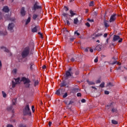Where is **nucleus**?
<instances>
[{
    "label": "nucleus",
    "instance_id": "nucleus-30",
    "mask_svg": "<svg viewBox=\"0 0 127 127\" xmlns=\"http://www.w3.org/2000/svg\"><path fill=\"white\" fill-rule=\"evenodd\" d=\"M89 5L90 6H94V1H91Z\"/></svg>",
    "mask_w": 127,
    "mask_h": 127
},
{
    "label": "nucleus",
    "instance_id": "nucleus-39",
    "mask_svg": "<svg viewBox=\"0 0 127 127\" xmlns=\"http://www.w3.org/2000/svg\"><path fill=\"white\" fill-rule=\"evenodd\" d=\"M32 111L33 113L35 112V110H34V106H32Z\"/></svg>",
    "mask_w": 127,
    "mask_h": 127
},
{
    "label": "nucleus",
    "instance_id": "nucleus-4",
    "mask_svg": "<svg viewBox=\"0 0 127 127\" xmlns=\"http://www.w3.org/2000/svg\"><path fill=\"white\" fill-rule=\"evenodd\" d=\"M118 40H119V41H118V42H119V43H121L123 42V38H121L120 37V36H119V35H115L114 36V37H113V41L114 42H116V41H118Z\"/></svg>",
    "mask_w": 127,
    "mask_h": 127
},
{
    "label": "nucleus",
    "instance_id": "nucleus-2",
    "mask_svg": "<svg viewBox=\"0 0 127 127\" xmlns=\"http://www.w3.org/2000/svg\"><path fill=\"white\" fill-rule=\"evenodd\" d=\"M21 81L22 82H23L24 85H25V86L26 88H29V86H30V80L28 79V78H26L25 77H22L21 78Z\"/></svg>",
    "mask_w": 127,
    "mask_h": 127
},
{
    "label": "nucleus",
    "instance_id": "nucleus-51",
    "mask_svg": "<svg viewBox=\"0 0 127 127\" xmlns=\"http://www.w3.org/2000/svg\"><path fill=\"white\" fill-rule=\"evenodd\" d=\"M81 102H82V103H86V100H85V99H82V100H81Z\"/></svg>",
    "mask_w": 127,
    "mask_h": 127
},
{
    "label": "nucleus",
    "instance_id": "nucleus-27",
    "mask_svg": "<svg viewBox=\"0 0 127 127\" xmlns=\"http://www.w3.org/2000/svg\"><path fill=\"white\" fill-rule=\"evenodd\" d=\"M112 123L113 124V125H118V122L116 120H112Z\"/></svg>",
    "mask_w": 127,
    "mask_h": 127
},
{
    "label": "nucleus",
    "instance_id": "nucleus-36",
    "mask_svg": "<svg viewBox=\"0 0 127 127\" xmlns=\"http://www.w3.org/2000/svg\"><path fill=\"white\" fill-rule=\"evenodd\" d=\"M37 85H38V81H36L34 82V86L36 87V86H37Z\"/></svg>",
    "mask_w": 127,
    "mask_h": 127
},
{
    "label": "nucleus",
    "instance_id": "nucleus-10",
    "mask_svg": "<svg viewBox=\"0 0 127 127\" xmlns=\"http://www.w3.org/2000/svg\"><path fill=\"white\" fill-rule=\"evenodd\" d=\"M25 8L24 7H22L21 9V14L22 16H24L25 15Z\"/></svg>",
    "mask_w": 127,
    "mask_h": 127
},
{
    "label": "nucleus",
    "instance_id": "nucleus-24",
    "mask_svg": "<svg viewBox=\"0 0 127 127\" xmlns=\"http://www.w3.org/2000/svg\"><path fill=\"white\" fill-rule=\"evenodd\" d=\"M16 102H17V99H14L12 100V104L13 105H15Z\"/></svg>",
    "mask_w": 127,
    "mask_h": 127
},
{
    "label": "nucleus",
    "instance_id": "nucleus-15",
    "mask_svg": "<svg viewBox=\"0 0 127 127\" xmlns=\"http://www.w3.org/2000/svg\"><path fill=\"white\" fill-rule=\"evenodd\" d=\"M70 20H71V18H69L68 20H66L65 21H64L65 24H67L68 26L70 25Z\"/></svg>",
    "mask_w": 127,
    "mask_h": 127
},
{
    "label": "nucleus",
    "instance_id": "nucleus-34",
    "mask_svg": "<svg viewBox=\"0 0 127 127\" xmlns=\"http://www.w3.org/2000/svg\"><path fill=\"white\" fill-rule=\"evenodd\" d=\"M17 72V70L16 69H14L12 71V73L13 74H16V72Z\"/></svg>",
    "mask_w": 127,
    "mask_h": 127
},
{
    "label": "nucleus",
    "instance_id": "nucleus-9",
    "mask_svg": "<svg viewBox=\"0 0 127 127\" xmlns=\"http://www.w3.org/2000/svg\"><path fill=\"white\" fill-rule=\"evenodd\" d=\"M1 49H2L4 52H6L7 53H9V55L11 56L12 54L9 51L8 49H6V48L2 46L0 47Z\"/></svg>",
    "mask_w": 127,
    "mask_h": 127
},
{
    "label": "nucleus",
    "instance_id": "nucleus-28",
    "mask_svg": "<svg viewBox=\"0 0 127 127\" xmlns=\"http://www.w3.org/2000/svg\"><path fill=\"white\" fill-rule=\"evenodd\" d=\"M2 94L3 98H6V93L4 91H2Z\"/></svg>",
    "mask_w": 127,
    "mask_h": 127
},
{
    "label": "nucleus",
    "instance_id": "nucleus-47",
    "mask_svg": "<svg viewBox=\"0 0 127 127\" xmlns=\"http://www.w3.org/2000/svg\"><path fill=\"white\" fill-rule=\"evenodd\" d=\"M52 125V122H49V127H51V125Z\"/></svg>",
    "mask_w": 127,
    "mask_h": 127
},
{
    "label": "nucleus",
    "instance_id": "nucleus-60",
    "mask_svg": "<svg viewBox=\"0 0 127 127\" xmlns=\"http://www.w3.org/2000/svg\"><path fill=\"white\" fill-rule=\"evenodd\" d=\"M85 52H88V49H85Z\"/></svg>",
    "mask_w": 127,
    "mask_h": 127
},
{
    "label": "nucleus",
    "instance_id": "nucleus-53",
    "mask_svg": "<svg viewBox=\"0 0 127 127\" xmlns=\"http://www.w3.org/2000/svg\"><path fill=\"white\" fill-rule=\"evenodd\" d=\"M108 36V34L107 33H105L104 35V37H107Z\"/></svg>",
    "mask_w": 127,
    "mask_h": 127
},
{
    "label": "nucleus",
    "instance_id": "nucleus-1",
    "mask_svg": "<svg viewBox=\"0 0 127 127\" xmlns=\"http://www.w3.org/2000/svg\"><path fill=\"white\" fill-rule=\"evenodd\" d=\"M21 56L17 57L19 60H21L22 59L26 58L30 56V48L29 47H26L23 49L21 53Z\"/></svg>",
    "mask_w": 127,
    "mask_h": 127
},
{
    "label": "nucleus",
    "instance_id": "nucleus-13",
    "mask_svg": "<svg viewBox=\"0 0 127 127\" xmlns=\"http://www.w3.org/2000/svg\"><path fill=\"white\" fill-rule=\"evenodd\" d=\"M2 10L4 12H8V11H9V8H8V7H7V6H4Z\"/></svg>",
    "mask_w": 127,
    "mask_h": 127
},
{
    "label": "nucleus",
    "instance_id": "nucleus-18",
    "mask_svg": "<svg viewBox=\"0 0 127 127\" xmlns=\"http://www.w3.org/2000/svg\"><path fill=\"white\" fill-rule=\"evenodd\" d=\"M6 34H7V32H6V31H0V35H6Z\"/></svg>",
    "mask_w": 127,
    "mask_h": 127
},
{
    "label": "nucleus",
    "instance_id": "nucleus-43",
    "mask_svg": "<svg viewBox=\"0 0 127 127\" xmlns=\"http://www.w3.org/2000/svg\"><path fill=\"white\" fill-rule=\"evenodd\" d=\"M81 96H82V94H81V93H78L77 94V97H81Z\"/></svg>",
    "mask_w": 127,
    "mask_h": 127
},
{
    "label": "nucleus",
    "instance_id": "nucleus-21",
    "mask_svg": "<svg viewBox=\"0 0 127 127\" xmlns=\"http://www.w3.org/2000/svg\"><path fill=\"white\" fill-rule=\"evenodd\" d=\"M78 22H79V20H78V18H75L74 19V24H77Z\"/></svg>",
    "mask_w": 127,
    "mask_h": 127
},
{
    "label": "nucleus",
    "instance_id": "nucleus-5",
    "mask_svg": "<svg viewBox=\"0 0 127 127\" xmlns=\"http://www.w3.org/2000/svg\"><path fill=\"white\" fill-rule=\"evenodd\" d=\"M23 113L24 115H29L30 114V109L29 108V105H27L25 109L23 110Z\"/></svg>",
    "mask_w": 127,
    "mask_h": 127
},
{
    "label": "nucleus",
    "instance_id": "nucleus-46",
    "mask_svg": "<svg viewBox=\"0 0 127 127\" xmlns=\"http://www.w3.org/2000/svg\"><path fill=\"white\" fill-rule=\"evenodd\" d=\"M74 92H79V89L78 88H75L74 89Z\"/></svg>",
    "mask_w": 127,
    "mask_h": 127
},
{
    "label": "nucleus",
    "instance_id": "nucleus-23",
    "mask_svg": "<svg viewBox=\"0 0 127 127\" xmlns=\"http://www.w3.org/2000/svg\"><path fill=\"white\" fill-rule=\"evenodd\" d=\"M61 95H63L64 94V92H65V89H60Z\"/></svg>",
    "mask_w": 127,
    "mask_h": 127
},
{
    "label": "nucleus",
    "instance_id": "nucleus-20",
    "mask_svg": "<svg viewBox=\"0 0 127 127\" xmlns=\"http://www.w3.org/2000/svg\"><path fill=\"white\" fill-rule=\"evenodd\" d=\"M87 82L88 84L89 85H95V84L94 82L90 81H89V80H87Z\"/></svg>",
    "mask_w": 127,
    "mask_h": 127
},
{
    "label": "nucleus",
    "instance_id": "nucleus-6",
    "mask_svg": "<svg viewBox=\"0 0 127 127\" xmlns=\"http://www.w3.org/2000/svg\"><path fill=\"white\" fill-rule=\"evenodd\" d=\"M14 80H15V82L12 81V88H14L16 84H19V83L21 82V79H20V78H17L16 79L14 78Z\"/></svg>",
    "mask_w": 127,
    "mask_h": 127
},
{
    "label": "nucleus",
    "instance_id": "nucleus-49",
    "mask_svg": "<svg viewBox=\"0 0 127 127\" xmlns=\"http://www.w3.org/2000/svg\"><path fill=\"white\" fill-rule=\"evenodd\" d=\"M117 64V61H115L113 63H111V64L112 65H115V64Z\"/></svg>",
    "mask_w": 127,
    "mask_h": 127
},
{
    "label": "nucleus",
    "instance_id": "nucleus-26",
    "mask_svg": "<svg viewBox=\"0 0 127 127\" xmlns=\"http://www.w3.org/2000/svg\"><path fill=\"white\" fill-rule=\"evenodd\" d=\"M99 87L100 88H104L105 87V82H102L100 85Z\"/></svg>",
    "mask_w": 127,
    "mask_h": 127
},
{
    "label": "nucleus",
    "instance_id": "nucleus-37",
    "mask_svg": "<svg viewBox=\"0 0 127 127\" xmlns=\"http://www.w3.org/2000/svg\"><path fill=\"white\" fill-rule=\"evenodd\" d=\"M85 25L86 26H87V27H90V26H91V25H90V23L89 22H87L86 24H85Z\"/></svg>",
    "mask_w": 127,
    "mask_h": 127
},
{
    "label": "nucleus",
    "instance_id": "nucleus-54",
    "mask_svg": "<svg viewBox=\"0 0 127 127\" xmlns=\"http://www.w3.org/2000/svg\"><path fill=\"white\" fill-rule=\"evenodd\" d=\"M70 60H71V62H74L75 61V59H74V58H71Z\"/></svg>",
    "mask_w": 127,
    "mask_h": 127
},
{
    "label": "nucleus",
    "instance_id": "nucleus-61",
    "mask_svg": "<svg viewBox=\"0 0 127 127\" xmlns=\"http://www.w3.org/2000/svg\"><path fill=\"white\" fill-rule=\"evenodd\" d=\"M0 67H1V61H0Z\"/></svg>",
    "mask_w": 127,
    "mask_h": 127
},
{
    "label": "nucleus",
    "instance_id": "nucleus-63",
    "mask_svg": "<svg viewBox=\"0 0 127 127\" xmlns=\"http://www.w3.org/2000/svg\"><path fill=\"white\" fill-rule=\"evenodd\" d=\"M10 20H11L12 21H14V20H15V19H10Z\"/></svg>",
    "mask_w": 127,
    "mask_h": 127
},
{
    "label": "nucleus",
    "instance_id": "nucleus-59",
    "mask_svg": "<svg viewBox=\"0 0 127 127\" xmlns=\"http://www.w3.org/2000/svg\"><path fill=\"white\" fill-rule=\"evenodd\" d=\"M92 89H94L95 90H97V88L94 87V86H92Z\"/></svg>",
    "mask_w": 127,
    "mask_h": 127
},
{
    "label": "nucleus",
    "instance_id": "nucleus-42",
    "mask_svg": "<svg viewBox=\"0 0 127 127\" xmlns=\"http://www.w3.org/2000/svg\"><path fill=\"white\" fill-rule=\"evenodd\" d=\"M93 14L95 16H96V15H97L98 14V12H97L96 11H94V12H93Z\"/></svg>",
    "mask_w": 127,
    "mask_h": 127
},
{
    "label": "nucleus",
    "instance_id": "nucleus-40",
    "mask_svg": "<svg viewBox=\"0 0 127 127\" xmlns=\"http://www.w3.org/2000/svg\"><path fill=\"white\" fill-rule=\"evenodd\" d=\"M12 106H10L7 108L8 111H10V110H12Z\"/></svg>",
    "mask_w": 127,
    "mask_h": 127
},
{
    "label": "nucleus",
    "instance_id": "nucleus-35",
    "mask_svg": "<svg viewBox=\"0 0 127 127\" xmlns=\"http://www.w3.org/2000/svg\"><path fill=\"white\" fill-rule=\"evenodd\" d=\"M67 96H68V93H65L63 96V98H66V97H67Z\"/></svg>",
    "mask_w": 127,
    "mask_h": 127
},
{
    "label": "nucleus",
    "instance_id": "nucleus-29",
    "mask_svg": "<svg viewBox=\"0 0 127 127\" xmlns=\"http://www.w3.org/2000/svg\"><path fill=\"white\" fill-rule=\"evenodd\" d=\"M74 35L76 36H79L80 35V33L78 32V31H75L74 32Z\"/></svg>",
    "mask_w": 127,
    "mask_h": 127
},
{
    "label": "nucleus",
    "instance_id": "nucleus-22",
    "mask_svg": "<svg viewBox=\"0 0 127 127\" xmlns=\"http://www.w3.org/2000/svg\"><path fill=\"white\" fill-rule=\"evenodd\" d=\"M56 95H57V96H61V94L60 93V89H58L56 92Z\"/></svg>",
    "mask_w": 127,
    "mask_h": 127
},
{
    "label": "nucleus",
    "instance_id": "nucleus-32",
    "mask_svg": "<svg viewBox=\"0 0 127 127\" xmlns=\"http://www.w3.org/2000/svg\"><path fill=\"white\" fill-rule=\"evenodd\" d=\"M62 15H63V16L64 17H67L68 16V14L66 13H63Z\"/></svg>",
    "mask_w": 127,
    "mask_h": 127
},
{
    "label": "nucleus",
    "instance_id": "nucleus-62",
    "mask_svg": "<svg viewBox=\"0 0 127 127\" xmlns=\"http://www.w3.org/2000/svg\"><path fill=\"white\" fill-rule=\"evenodd\" d=\"M106 42H107V43H109V39H107L106 40Z\"/></svg>",
    "mask_w": 127,
    "mask_h": 127
},
{
    "label": "nucleus",
    "instance_id": "nucleus-8",
    "mask_svg": "<svg viewBox=\"0 0 127 127\" xmlns=\"http://www.w3.org/2000/svg\"><path fill=\"white\" fill-rule=\"evenodd\" d=\"M13 27H14V24L12 23H9L8 25V30L12 32H13Z\"/></svg>",
    "mask_w": 127,
    "mask_h": 127
},
{
    "label": "nucleus",
    "instance_id": "nucleus-12",
    "mask_svg": "<svg viewBox=\"0 0 127 127\" xmlns=\"http://www.w3.org/2000/svg\"><path fill=\"white\" fill-rule=\"evenodd\" d=\"M71 70L72 68H69L68 71L66 72L65 74L66 77H69V76H71V73L70 72H71Z\"/></svg>",
    "mask_w": 127,
    "mask_h": 127
},
{
    "label": "nucleus",
    "instance_id": "nucleus-64",
    "mask_svg": "<svg viewBox=\"0 0 127 127\" xmlns=\"http://www.w3.org/2000/svg\"><path fill=\"white\" fill-rule=\"evenodd\" d=\"M0 17H1V13H0V18H1Z\"/></svg>",
    "mask_w": 127,
    "mask_h": 127
},
{
    "label": "nucleus",
    "instance_id": "nucleus-14",
    "mask_svg": "<svg viewBox=\"0 0 127 127\" xmlns=\"http://www.w3.org/2000/svg\"><path fill=\"white\" fill-rule=\"evenodd\" d=\"M70 13L71 14V15H70L71 17H73V16H74V15H76V13L75 12V11H74L72 10H70Z\"/></svg>",
    "mask_w": 127,
    "mask_h": 127
},
{
    "label": "nucleus",
    "instance_id": "nucleus-41",
    "mask_svg": "<svg viewBox=\"0 0 127 127\" xmlns=\"http://www.w3.org/2000/svg\"><path fill=\"white\" fill-rule=\"evenodd\" d=\"M100 83H101V80H100V79H98L96 81V84H100Z\"/></svg>",
    "mask_w": 127,
    "mask_h": 127
},
{
    "label": "nucleus",
    "instance_id": "nucleus-48",
    "mask_svg": "<svg viewBox=\"0 0 127 127\" xmlns=\"http://www.w3.org/2000/svg\"><path fill=\"white\" fill-rule=\"evenodd\" d=\"M64 8L65 11H68V10H69V8H68L67 7L64 6Z\"/></svg>",
    "mask_w": 127,
    "mask_h": 127
},
{
    "label": "nucleus",
    "instance_id": "nucleus-7",
    "mask_svg": "<svg viewBox=\"0 0 127 127\" xmlns=\"http://www.w3.org/2000/svg\"><path fill=\"white\" fill-rule=\"evenodd\" d=\"M117 14L116 13H113V15H112L110 16V19H109V22H115L116 21V19H117Z\"/></svg>",
    "mask_w": 127,
    "mask_h": 127
},
{
    "label": "nucleus",
    "instance_id": "nucleus-11",
    "mask_svg": "<svg viewBox=\"0 0 127 127\" xmlns=\"http://www.w3.org/2000/svg\"><path fill=\"white\" fill-rule=\"evenodd\" d=\"M38 29H40V27H39V26H37L32 29V32H37Z\"/></svg>",
    "mask_w": 127,
    "mask_h": 127
},
{
    "label": "nucleus",
    "instance_id": "nucleus-25",
    "mask_svg": "<svg viewBox=\"0 0 127 127\" xmlns=\"http://www.w3.org/2000/svg\"><path fill=\"white\" fill-rule=\"evenodd\" d=\"M33 65H34V64H33V63H31L29 64L30 65V69L31 70H33V68H32V66H33Z\"/></svg>",
    "mask_w": 127,
    "mask_h": 127
},
{
    "label": "nucleus",
    "instance_id": "nucleus-17",
    "mask_svg": "<svg viewBox=\"0 0 127 127\" xmlns=\"http://www.w3.org/2000/svg\"><path fill=\"white\" fill-rule=\"evenodd\" d=\"M104 25L105 27H109V26H110V25H109V22H108V21H104Z\"/></svg>",
    "mask_w": 127,
    "mask_h": 127
},
{
    "label": "nucleus",
    "instance_id": "nucleus-57",
    "mask_svg": "<svg viewBox=\"0 0 127 127\" xmlns=\"http://www.w3.org/2000/svg\"><path fill=\"white\" fill-rule=\"evenodd\" d=\"M74 39H75L73 38H71L70 39V40L71 41H73L74 40Z\"/></svg>",
    "mask_w": 127,
    "mask_h": 127
},
{
    "label": "nucleus",
    "instance_id": "nucleus-44",
    "mask_svg": "<svg viewBox=\"0 0 127 127\" xmlns=\"http://www.w3.org/2000/svg\"><path fill=\"white\" fill-rule=\"evenodd\" d=\"M105 95H109V94H110V92L108 91H105Z\"/></svg>",
    "mask_w": 127,
    "mask_h": 127
},
{
    "label": "nucleus",
    "instance_id": "nucleus-45",
    "mask_svg": "<svg viewBox=\"0 0 127 127\" xmlns=\"http://www.w3.org/2000/svg\"><path fill=\"white\" fill-rule=\"evenodd\" d=\"M103 35V34L102 33H98L96 35V36H102Z\"/></svg>",
    "mask_w": 127,
    "mask_h": 127
},
{
    "label": "nucleus",
    "instance_id": "nucleus-33",
    "mask_svg": "<svg viewBox=\"0 0 127 127\" xmlns=\"http://www.w3.org/2000/svg\"><path fill=\"white\" fill-rule=\"evenodd\" d=\"M112 112L113 113H117V109L113 108L112 109Z\"/></svg>",
    "mask_w": 127,
    "mask_h": 127
},
{
    "label": "nucleus",
    "instance_id": "nucleus-16",
    "mask_svg": "<svg viewBox=\"0 0 127 127\" xmlns=\"http://www.w3.org/2000/svg\"><path fill=\"white\" fill-rule=\"evenodd\" d=\"M31 19V18L30 17H29L28 18V19L26 21V23H25L26 25H27V24H28V23H29V22H30Z\"/></svg>",
    "mask_w": 127,
    "mask_h": 127
},
{
    "label": "nucleus",
    "instance_id": "nucleus-58",
    "mask_svg": "<svg viewBox=\"0 0 127 127\" xmlns=\"http://www.w3.org/2000/svg\"><path fill=\"white\" fill-rule=\"evenodd\" d=\"M43 69H46V65H43L42 67Z\"/></svg>",
    "mask_w": 127,
    "mask_h": 127
},
{
    "label": "nucleus",
    "instance_id": "nucleus-38",
    "mask_svg": "<svg viewBox=\"0 0 127 127\" xmlns=\"http://www.w3.org/2000/svg\"><path fill=\"white\" fill-rule=\"evenodd\" d=\"M38 34H39V35H40V36H41V37L42 38H43V35H42V33H41L40 32H39L38 33Z\"/></svg>",
    "mask_w": 127,
    "mask_h": 127
},
{
    "label": "nucleus",
    "instance_id": "nucleus-19",
    "mask_svg": "<svg viewBox=\"0 0 127 127\" xmlns=\"http://www.w3.org/2000/svg\"><path fill=\"white\" fill-rule=\"evenodd\" d=\"M33 19H34V20H36V18H37V17H38V15L35 14L33 15Z\"/></svg>",
    "mask_w": 127,
    "mask_h": 127
},
{
    "label": "nucleus",
    "instance_id": "nucleus-50",
    "mask_svg": "<svg viewBox=\"0 0 127 127\" xmlns=\"http://www.w3.org/2000/svg\"><path fill=\"white\" fill-rule=\"evenodd\" d=\"M89 51L92 53L94 52V50H93V49H90Z\"/></svg>",
    "mask_w": 127,
    "mask_h": 127
},
{
    "label": "nucleus",
    "instance_id": "nucleus-52",
    "mask_svg": "<svg viewBox=\"0 0 127 127\" xmlns=\"http://www.w3.org/2000/svg\"><path fill=\"white\" fill-rule=\"evenodd\" d=\"M94 62L95 63H97L98 62V59L97 58H96L95 60H94Z\"/></svg>",
    "mask_w": 127,
    "mask_h": 127
},
{
    "label": "nucleus",
    "instance_id": "nucleus-55",
    "mask_svg": "<svg viewBox=\"0 0 127 127\" xmlns=\"http://www.w3.org/2000/svg\"><path fill=\"white\" fill-rule=\"evenodd\" d=\"M7 127H13L11 125H8Z\"/></svg>",
    "mask_w": 127,
    "mask_h": 127
},
{
    "label": "nucleus",
    "instance_id": "nucleus-56",
    "mask_svg": "<svg viewBox=\"0 0 127 127\" xmlns=\"http://www.w3.org/2000/svg\"><path fill=\"white\" fill-rule=\"evenodd\" d=\"M19 127H25V126H24L23 125H21L19 126Z\"/></svg>",
    "mask_w": 127,
    "mask_h": 127
},
{
    "label": "nucleus",
    "instance_id": "nucleus-31",
    "mask_svg": "<svg viewBox=\"0 0 127 127\" xmlns=\"http://www.w3.org/2000/svg\"><path fill=\"white\" fill-rule=\"evenodd\" d=\"M109 86H111V87H113V86H114V84H113L111 82H109L107 84V87H109Z\"/></svg>",
    "mask_w": 127,
    "mask_h": 127
},
{
    "label": "nucleus",
    "instance_id": "nucleus-3",
    "mask_svg": "<svg viewBox=\"0 0 127 127\" xmlns=\"http://www.w3.org/2000/svg\"><path fill=\"white\" fill-rule=\"evenodd\" d=\"M41 6L39 5V3L37 1H36L34 4L33 7L32 8V10H36L37 9H41Z\"/></svg>",
    "mask_w": 127,
    "mask_h": 127
}]
</instances>
